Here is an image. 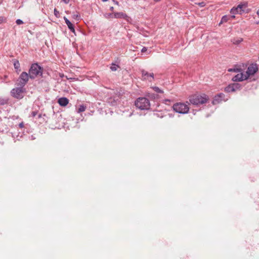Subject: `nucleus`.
<instances>
[{
    "mask_svg": "<svg viewBox=\"0 0 259 259\" xmlns=\"http://www.w3.org/2000/svg\"><path fill=\"white\" fill-rule=\"evenodd\" d=\"M225 95L223 93H219L215 95L212 101L213 105L220 103L222 101H226L228 99H225Z\"/></svg>",
    "mask_w": 259,
    "mask_h": 259,
    "instance_id": "obj_9",
    "label": "nucleus"
},
{
    "mask_svg": "<svg viewBox=\"0 0 259 259\" xmlns=\"http://www.w3.org/2000/svg\"><path fill=\"white\" fill-rule=\"evenodd\" d=\"M42 68L37 63L32 64L29 70V77L30 79H34L38 75L41 76L42 74Z\"/></svg>",
    "mask_w": 259,
    "mask_h": 259,
    "instance_id": "obj_2",
    "label": "nucleus"
},
{
    "mask_svg": "<svg viewBox=\"0 0 259 259\" xmlns=\"http://www.w3.org/2000/svg\"><path fill=\"white\" fill-rule=\"evenodd\" d=\"M227 20V16H224L222 17V22L223 21H226Z\"/></svg>",
    "mask_w": 259,
    "mask_h": 259,
    "instance_id": "obj_30",
    "label": "nucleus"
},
{
    "mask_svg": "<svg viewBox=\"0 0 259 259\" xmlns=\"http://www.w3.org/2000/svg\"><path fill=\"white\" fill-rule=\"evenodd\" d=\"M64 20L65 22V23L67 25V26H68L69 29H70V28H71L72 26H74L71 23V22L66 17H64Z\"/></svg>",
    "mask_w": 259,
    "mask_h": 259,
    "instance_id": "obj_16",
    "label": "nucleus"
},
{
    "mask_svg": "<svg viewBox=\"0 0 259 259\" xmlns=\"http://www.w3.org/2000/svg\"><path fill=\"white\" fill-rule=\"evenodd\" d=\"M153 89L158 93H162L163 91L157 87H154L152 88Z\"/></svg>",
    "mask_w": 259,
    "mask_h": 259,
    "instance_id": "obj_23",
    "label": "nucleus"
},
{
    "mask_svg": "<svg viewBox=\"0 0 259 259\" xmlns=\"http://www.w3.org/2000/svg\"><path fill=\"white\" fill-rule=\"evenodd\" d=\"M14 66L15 69H19L20 68V63L18 61H15L14 63Z\"/></svg>",
    "mask_w": 259,
    "mask_h": 259,
    "instance_id": "obj_21",
    "label": "nucleus"
},
{
    "mask_svg": "<svg viewBox=\"0 0 259 259\" xmlns=\"http://www.w3.org/2000/svg\"><path fill=\"white\" fill-rule=\"evenodd\" d=\"M119 67V66L117 65H116L115 64H112L111 66L110 67V69L112 71H115L117 70V68Z\"/></svg>",
    "mask_w": 259,
    "mask_h": 259,
    "instance_id": "obj_22",
    "label": "nucleus"
},
{
    "mask_svg": "<svg viewBox=\"0 0 259 259\" xmlns=\"http://www.w3.org/2000/svg\"><path fill=\"white\" fill-rule=\"evenodd\" d=\"M135 106L140 110H148L150 108V104L149 100L144 97L139 98L135 101Z\"/></svg>",
    "mask_w": 259,
    "mask_h": 259,
    "instance_id": "obj_3",
    "label": "nucleus"
},
{
    "mask_svg": "<svg viewBox=\"0 0 259 259\" xmlns=\"http://www.w3.org/2000/svg\"><path fill=\"white\" fill-rule=\"evenodd\" d=\"M199 5H200L201 7H203L205 5V4L204 2L200 3L198 4Z\"/></svg>",
    "mask_w": 259,
    "mask_h": 259,
    "instance_id": "obj_33",
    "label": "nucleus"
},
{
    "mask_svg": "<svg viewBox=\"0 0 259 259\" xmlns=\"http://www.w3.org/2000/svg\"><path fill=\"white\" fill-rule=\"evenodd\" d=\"M241 68H230L228 69V71L229 72H241Z\"/></svg>",
    "mask_w": 259,
    "mask_h": 259,
    "instance_id": "obj_20",
    "label": "nucleus"
},
{
    "mask_svg": "<svg viewBox=\"0 0 259 259\" xmlns=\"http://www.w3.org/2000/svg\"><path fill=\"white\" fill-rule=\"evenodd\" d=\"M5 20H6V18L5 17H2V16L0 17V24L2 23Z\"/></svg>",
    "mask_w": 259,
    "mask_h": 259,
    "instance_id": "obj_28",
    "label": "nucleus"
},
{
    "mask_svg": "<svg viewBox=\"0 0 259 259\" xmlns=\"http://www.w3.org/2000/svg\"><path fill=\"white\" fill-rule=\"evenodd\" d=\"M37 114H38V112H37V111H32V112L31 113V114H30V116H30V117H35L36 115H37Z\"/></svg>",
    "mask_w": 259,
    "mask_h": 259,
    "instance_id": "obj_25",
    "label": "nucleus"
},
{
    "mask_svg": "<svg viewBox=\"0 0 259 259\" xmlns=\"http://www.w3.org/2000/svg\"><path fill=\"white\" fill-rule=\"evenodd\" d=\"M41 117H42V114H39L38 115V117H38V118H41Z\"/></svg>",
    "mask_w": 259,
    "mask_h": 259,
    "instance_id": "obj_36",
    "label": "nucleus"
},
{
    "mask_svg": "<svg viewBox=\"0 0 259 259\" xmlns=\"http://www.w3.org/2000/svg\"><path fill=\"white\" fill-rule=\"evenodd\" d=\"M110 10L111 11H113V10H114V8H113V7H111L110 8Z\"/></svg>",
    "mask_w": 259,
    "mask_h": 259,
    "instance_id": "obj_37",
    "label": "nucleus"
},
{
    "mask_svg": "<svg viewBox=\"0 0 259 259\" xmlns=\"http://www.w3.org/2000/svg\"><path fill=\"white\" fill-rule=\"evenodd\" d=\"M247 7V3H241L236 7H233L230 11L231 14L233 15L232 17L235 18L234 15L242 14L245 12V9Z\"/></svg>",
    "mask_w": 259,
    "mask_h": 259,
    "instance_id": "obj_6",
    "label": "nucleus"
},
{
    "mask_svg": "<svg viewBox=\"0 0 259 259\" xmlns=\"http://www.w3.org/2000/svg\"><path fill=\"white\" fill-rule=\"evenodd\" d=\"M19 126L20 128H23L24 127V123L23 122H21L19 124Z\"/></svg>",
    "mask_w": 259,
    "mask_h": 259,
    "instance_id": "obj_31",
    "label": "nucleus"
},
{
    "mask_svg": "<svg viewBox=\"0 0 259 259\" xmlns=\"http://www.w3.org/2000/svg\"><path fill=\"white\" fill-rule=\"evenodd\" d=\"M258 66L256 63H251L247 67L245 74L247 78L249 79L250 77L254 75L258 71Z\"/></svg>",
    "mask_w": 259,
    "mask_h": 259,
    "instance_id": "obj_8",
    "label": "nucleus"
},
{
    "mask_svg": "<svg viewBox=\"0 0 259 259\" xmlns=\"http://www.w3.org/2000/svg\"><path fill=\"white\" fill-rule=\"evenodd\" d=\"M8 102V100L7 99L0 98V105H4L6 104H7Z\"/></svg>",
    "mask_w": 259,
    "mask_h": 259,
    "instance_id": "obj_19",
    "label": "nucleus"
},
{
    "mask_svg": "<svg viewBox=\"0 0 259 259\" xmlns=\"http://www.w3.org/2000/svg\"><path fill=\"white\" fill-rule=\"evenodd\" d=\"M106 17V18H114V14L109 13V14H107V16Z\"/></svg>",
    "mask_w": 259,
    "mask_h": 259,
    "instance_id": "obj_27",
    "label": "nucleus"
},
{
    "mask_svg": "<svg viewBox=\"0 0 259 259\" xmlns=\"http://www.w3.org/2000/svg\"><path fill=\"white\" fill-rule=\"evenodd\" d=\"M147 50V48H146V47H143V48H142V49L141 50V52H145Z\"/></svg>",
    "mask_w": 259,
    "mask_h": 259,
    "instance_id": "obj_32",
    "label": "nucleus"
},
{
    "mask_svg": "<svg viewBox=\"0 0 259 259\" xmlns=\"http://www.w3.org/2000/svg\"><path fill=\"white\" fill-rule=\"evenodd\" d=\"M257 24H259V22L257 23Z\"/></svg>",
    "mask_w": 259,
    "mask_h": 259,
    "instance_id": "obj_40",
    "label": "nucleus"
},
{
    "mask_svg": "<svg viewBox=\"0 0 259 259\" xmlns=\"http://www.w3.org/2000/svg\"><path fill=\"white\" fill-rule=\"evenodd\" d=\"M141 73L143 80H148L150 82L153 80L154 74L153 73H149L144 70H142Z\"/></svg>",
    "mask_w": 259,
    "mask_h": 259,
    "instance_id": "obj_11",
    "label": "nucleus"
},
{
    "mask_svg": "<svg viewBox=\"0 0 259 259\" xmlns=\"http://www.w3.org/2000/svg\"><path fill=\"white\" fill-rule=\"evenodd\" d=\"M29 74L26 72H22L20 75L18 80L17 85L24 88L28 81Z\"/></svg>",
    "mask_w": 259,
    "mask_h": 259,
    "instance_id": "obj_7",
    "label": "nucleus"
},
{
    "mask_svg": "<svg viewBox=\"0 0 259 259\" xmlns=\"http://www.w3.org/2000/svg\"><path fill=\"white\" fill-rule=\"evenodd\" d=\"M68 99L65 97L60 98L58 100V103L61 106H66L68 104Z\"/></svg>",
    "mask_w": 259,
    "mask_h": 259,
    "instance_id": "obj_13",
    "label": "nucleus"
},
{
    "mask_svg": "<svg viewBox=\"0 0 259 259\" xmlns=\"http://www.w3.org/2000/svg\"><path fill=\"white\" fill-rule=\"evenodd\" d=\"M54 15L56 16V18H58L60 17L59 12L56 9H54Z\"/></svg>",
    "mask_w": 259,
    "mask_h": 259,
    "instance_id": "obj_24",
    "label": "nucleus"
},
{
    "mask_svg": "<svg viewBox=\"0 0 259 259\" xmlns=\"http://www.w3.org/2000/svg\"><path fill=\"white\" fill-rule=\"evenodd\" d=\"M243 41V39L242 38H233L232 40V42L233 44L235 45H238L241 42Z\"/></svg>",
    "mask_w": 259,
    "mask_h": 259,
    "instance_id": "obj_17",
    "label": "nucleus"
},
{
    "mask_svg": "<svg viewBox=\"0 0 259 259\" xmlns=\"http://www.w3.org/2000/svg\"><path fill=\"white\" fill-rule=\"evenodd\" d=\"M172 108L176 112L183 114L187 113L189 110V107L187 104L180 102L174 104Z\"/></svg>",
    "mask_w": 259,
    "mask_h": 259,
    "instance_id": "obj_4",
    "label": "nucleus"
},
{
    "mask_svg": "<svg viewBox=\"0 0 259 259\" xmlns=\"http://www.w3.org/2000/svg\"><path fill=\"white\" fill-rule=\"evenodd\" d=\"M16 23L17 25H20L23 24V22L22 20L18 19L16 21Z\"/></svg>",
    "mask_w": 259,
    "mask_h": 259,
    "instance_id": "obj_26",
    "label": "nucleus"
},
{
    "mask_svg": "<svg viewBox=\"0 0 259 259\" xmlns=\"http://www.w3.org/2000/svg\"><path fill=\"white\" fill-rule=\"evenodd\" d=\"M86 109V106L83 105H80L77 109L78 113H81L84 111Z\"/></svg>",
    "mask_w": 259,
    "mask_h": 259,
    "instance_id": "obj_18",
    "label": "nucleus"
},
{
    "mask_svg": "<svg viewBox=\"0 0 259 259\" xmlns=\"http://www.w3.org/2000/svg\"><path fill=\"white\" fill-rule=\"evenodd\" d=\"M118 3L117 2H115V4H118Z\"/></svg>",
    "mask_w": 259,
    "mask_h": 259,
    "instance_id": "obj_39",
    "label": "nucleus"
},
{
    "mask_svg": "<svg viewBox=\"0 0 259 259\" xmlns=\"http://www.w3.org/2000/svg\"><path fill=\"white\" fill-rule=\"evenodd\" d=\"M225 91L227 93H231V92H234V88L232 86V83L228 85L227 87H226L225 88Z\"/></svg>",
    "mask_w": 259,
    "mask_h": 259,
    "instance_id": "obj_15",
    "label": "nucleus"
},
{
    "mask_svg": "<svg viewBox=\"0 0 259 259\" xmlns=\"http://www.w3.org/2000/svg\"><path fill=\"white\" fill-rule=\"evenodd\" d=\"M26 90L22 87L18 86V87L12 90L11 92V95L15 98L21 99L23 98L24 94Z\"/></svg>",
    "mask_w": 259,
    "mask_h": 259,
    "instance_id": "obj_5",
    "label": "nucleus"
},
{
    "mask_svg": "<svg viewBox=\"0 0 259 259\" xmlns=\"http://www.w3.org/2000/svg\"><path fill=\"white\" fill-rule=\"evenodd\" d=\"M238 73L237 75L233 77V78H232V81L237 82L247 80V78L245 73L243 72V70L242 69L241 72H239Z\"/></svg>",
    "mask_w": 259,
    "mask_h": 259,
    "instance_id": "obj_10",
    "label": "nucleus"
},
{
    "mask_svg": "<svg viewBox=\"0 0 259 259\" xmlns=\"http://www.w3.org/2000/svg\"><path fill=\"white\" fill-rule=\"evenodd\" d=\"M63 1L65 4H68L69 2V0H62Z\"/></svg>",
    "mask_w": 259,
    "mask_h": 259,
    "instance_id": "obj_34",
    "label": "nucleus"
},
{
    "mask_svg": "<svg viewBox=\"0 0 259 259\" xmlns=\"http://www.w3.org/2000/svg\"><path fill=\"white\" fill-rule=\"evenodd\" d=\"M73 17H74V18H77V17H79V16L78 15H74L73 16Z\"/></svg>",
    "mask_w": 259,
    "mask_h": 259,
    "instance_id": "obj_35",
    "label": "nucleus"
},
{
    "mask_svg": "<svg viewBox=\"0 0 259 259\" xmlns=\"http://www.w3.org/2000/svg\"><path fill=\"white\" fill-rule=\"evenodd\" d=\"M127 18V15L123 12H116L114 13V18H122L126 19Z\"/></svg>",
    "mask_w": 259,
    "mask_h": 259,
    "instance_id": "obj_12",
    "label": "nucleus"
},
{
    "mask_svg": "<svg viewBox=\"0 0 259 259\" xmlns=\"http://www.w3.org/2000/svg\"><path fill=\"white\" fill-rule=\"evenodd\" d=\"M69 29H70V30L72 33H73L75 35H76V34H75V29H74V26H72L71 28H70Z\"/></svg>",
    "mask_w": 259,
    "mask_h": 259,
    "instance_id": "obj_29",
    "label": "nucleus"
},
{
    "mask_svg": "<svg viewBox=\"0 0 259 259\" xmlns=\"http://www.w3.org/2000/svg\"><path fill=\"white\" fill-rule=\"evenodd\" d=\"M208 100V97L205 95H195L190 97V102L195 105H200L203 104Z\"/></svg>",
    "mask_w": 259,
    "mask_h": 259,
    "instance_id": "obj_1",
    "label": "nucleus"
},
{
    "mask_svg": "<svg viewBox=\"0 0 259 259\" xmlns=\"http://www.w3.org/2000/svg\"><path fill=\"white\" fill-rule=\"evenodd\" d=\"M232 84L234 88V92H235L236 91L240 90L242 88L241 84L239 83H232Z\"/></svg>",
    "mask_w": 259,
    "mask_h": 259,
    "instance_id": "obj_14",
    "label": "nucleus"
},
{
    "mask_svg": "<svg viewBox=\"0 0 259 259\" xmlns=\"http://www.w3.org/2000/svg\"><path fill=\"white\" fill-rule=\"evenodd\" d=\"M257 15L259 17V10L257 11Z\"/></svg>",
    "mask_w": 259,
    "mask_h": 259,
    "instance_id": "obj_38",
    "label": "nucleus"
}]
</instances>
